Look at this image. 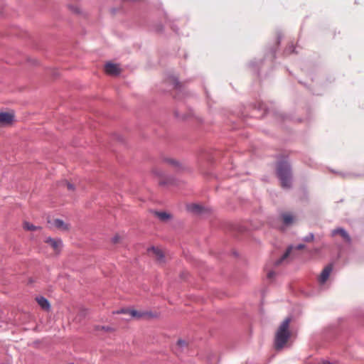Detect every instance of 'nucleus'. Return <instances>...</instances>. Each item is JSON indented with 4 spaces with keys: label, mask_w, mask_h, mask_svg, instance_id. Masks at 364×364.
<instances>
[{
    "label": "nucleus",
    "mask_w": 364,
    "mask_h": 364,
    "mask_svg": "<svg viewBox=\"0 0 364 364\" xmlns=\"http://www.w3.org/2000/svg\"><path fill=\"white\" fill-rule=\"evenodd\" d=\"M277 175L284 188H291L292 186L291 166L288 161H279L277 166Z\"/></svg>",
    "instance_id": "f257e3e1"
},
{
    "label": "nucleus",
    "mask_w": 364,
    "mask_h": 364,
    "mask_svg": "<svg viewBox=\"0 0 364 364\" xmlns=\"http://www.w3.org/2000/svg\"><path fill=\"white\" fill-rule=\"evenodd\" d=\"M291 318H286L279 326L275 336L274 347L276 350H279L282 349L291 336V333L289 330Z\"/></svg>",
    "instance_id": "f03ea898"
},
{
    "label": "nucleus",
    "mask_w": 364,
    "mask_h": 364,
    "mask_svg": "<svg viewBox=\"0 0 364 364\" xmlns=\"http://www.w3.org/2000/svg\"><path fill=\"white\" fill-rule=\"evenodd\" d=\"M152 172L155 176L160 178L159 181V185L160 186L173 184V178L170 176H166L161 170L159 168H154L153 169Z\"/></svg>",
    "instance_id": "7ed1b4c3"
},
{
    "label": "nucleus",
    "mask_w": 364,
    "mask_h": 364,
    "mask_svg": "<svg viewBox=\"0 0 364 364\" xmlns=\"http://www.w3.org/2000/svg\"><path fill=\"white\" fill-rule=\"evenodd\" d=\"M15 119L14 112H0V127H9L13 124Z\"/></svg>",
    "instance_id": "20e7f679"
},
{
    "label": "nucleus",
    "mask_w": 364,
    "mask_h": 364,
    "mask_svg": "<svg viewBox=\"0 0 364 364\" xmlns=\"http://www.w3.org/2000/svg\"><path fill=\"white\" fill-rule=\"evenodd\" d=\"M304 247L305 245L304 244H299L296 247L290 245L289 247H288V248L287 249L286 252L283 254V255L275 262V265L277 266L282 264V262L289 257L293 248H295L296 250H301L304 249Z\"/></svg>",
    "instance_id": "39448f33"
},
{
    "label": "nucleus",
    "mask_w": 364,
    "mask_h": 364,
    "mask_svg": "<svg viewBox=\"0 0 364 364\" xmlns=\"http://www.w3.org/2000/svg\"><path fill=\"white\" fill-rule=\"evenodd\" d=\"M332 270H333V264H328L323 269V271L321 272V273L318 277V282L321 284H323L326 282Z\"/></svg>",
    "instance_id": "423d86ee"
},
{
    "label": "nucleus",
    "mask_w": 364,
    "mask_h": 364,
    "mask_svg": "<svg viewBox=\"0 0 364 364\" xmlns=\"http://www.w3.org/2000/svg\"><path fill=\"white\" fill-rule=\"evenodd\" d=\"M45 242L49 244L55 252H60L63 246V242L59 238L53 239L48 237L45 240Z\"/></svg>",
    "instance_id": "0eeeda50"
},
{
    "label": "nucleus",
    "mask_w": 364,
    "mask_h": 364,
    "mask_svg": "<svg viewBox=\"0 0 364 364\" xmlns=\"http://www.w3.org/2000/svg\"><path fill=\"white\" fill-rule=\"evenodd\" d=\"M131 316L136 318H142L144 316H148L149 318H155L156 314L152 311H139L134 309L129 310Z\"/></svg>",
    "instance_id": "6e6552de"
},
{
    "label": "nucleus",
    "mask_w": 364,
    "mask_h": 364,
    "mask_svg": "<svg viewBox=\"0 0 364 364\" xmlns=\"http://www.w3.org/2000/svg\"><path fill=\"white\" fill-rule=\"evenodd\" d=\"M106 73L111 75H117L120 73L118 65L112 63H108L105 66Z\"/></svg>",
    "instance_id": "1a4fd4ad"
},
{
    "label": "nucleus",
    "mask_w": 364,
    "mask_h": 364,
    "mask_svg": "<svg viewBox=\"0 0 364 364\" xmlns=\"http://www.w3.org/2000/svg\"><path fill=\"white\" fill-rule=\"evenodd\" d=\"M331 234L333 236H334L337 234H340L341 235V237L348 243H350L351 241V238H350L349 234L347 232V231L345 229H343L342 228H338L333 230L331 232Z\"/></svg>",
    "instance_id": "9d476101"
},
{
    "label": "nucleus",
    "mask_w": 364,
    "mask_h": 364,
    "mask_svg": "<svg viewBox=\"0 0 364 364\" xmlns=\"http://www.w3.org/2000/svg\"><path fill=\"white\" fill-rule=\"evenodd\" d=\"M331 171L332 173H336V174H338V175H341L343 176H358L364 175V170L361 171L360 172H355V171H335L333 169H331Z\"/></svg>",
    "instance_id": "9b49d317"
},
{
    "label": "nucleus",
    "mask_w": 364,
    "mask_h": 364,
    "mask_svg": "<svg viewBox=\"0 0 364 364\" xmlns=\"http://www.w3.org/2000/svg\"><path fill=\"white\" fill-rule=\"evenodd\" d=\"M187 210L193 213L200 214L203 213L205 208L198 204L193 203L187 205Z\"/></svg>",
    "instance_id": "f8f14e48"
},
{
    "label": "nucleus",
    "mask_w": 364,
    "mask_h": 364,
    "mask_svg": "<svg viewBox=\"0 0 364 364\" xmlns=\"http://www.w3.org/2000/svg\"><path fill=\"white\" fill-rule=\"evenodd\" d=\"M148 251L149 252L151 251L155 255L156 259L159 262H163L164 261V257H165L164 255L160 249L153 246V247L149 248Z\"/></svg>",
    "instance_id": "ddd939ff"
},
{
    "label": "nucleus",
    "mask_w": 364,
    "mask_h": 364,
    "mask_svg": "<svg viewBox=\"0 0 364 364\" xmlns=\"http://www.w3.org/2000/svg\"><path fill=\"white\" fill-rule=\"evenodd\" d=\"M38 305L45 310H48L50 307L48 300L44 296H38L36 298Z\"/></svg>",
    "instance_id": "4468645a"
},
{
    "label": "nucleus",
    "mask_w": 364,
    "mask_h": 364,
    "mask_svg": "<svg viewBox=\"0 0 364 364\" xmlns=\"http://www.w3.org/2000/svg\"><path fill=\"white\" fill-rule=\"evenodd\" d=\"M53 225L58 229L62 230H68V225L66 224L63 220L57 218L53 220Z\"/></svg>",
    "instance_id": "2eb2a0df"
},
{
    "label": "nucleus",
    "mask_w": 364,
    "mask_h": 364,
    "mask_svg": "<svg viewBox=\"0 0 364 364\" xmlns=\"http://www.w3.org/2000/svg\"><path fill=\"white\" fill-rule=\"evenodd\" d=\"M282 217L283 219V223L285 225H289L293 223L294 217L289 213H282Z\"/></svg>",
    "instance_id": "dca6fc26"
},
{
    "label": "nucleus",
    "mask_w": 364,
    "mask_h": 364,
    "mask_svg": "<svg viewBox=\"0 0 364 364\" xmlns=\"http://www.w3.org/2000/svg\"><path fill=\"white\" fill-rule=\"evenodd\" d=\"M155 215L159 218L161 221H166L168 219L171 218V215L166 212H159L156 211Z\"/></svg>",
    "instance_id": "f3484780"
},
{
    "label": "nucleus",
    "mask_w": 364,
    "mask_h": 364,
    "mask_svg": "<svg viewBox=\"0 0 364 364\" xmlns=\"http://www.w3.org/2000/svg\"><path fill=\"white\" fill-rule=\"evenodd\" d=\"M171 166L174 167L177 171H182L184 169L181 164V161H166Z\"/></svg>",
    "instance_id": "a211bd4d"
},
{
    "label": "nucleus",
    "mask_w": 364,
    "mask_h": 364,
    "mask_svg": "<svg viewBox=\"0 0 364 364\" xmlns=\"http://www.w3.org/2000/svg\"><path fill=\"white\" fill-rule=\"evenodd\" d=\"M24 229L27 230L34 231L36 230L40 229V227L35 226L33 224L29 223L28 222H24L23 223Z\"/></svg>",
    "instance_id": "6ab92c4d"
},
{
    "label": "nucleus",
    "mask_w": 364,
    "mask_h": 364,
    "mask_svg": "<svg viewBox=\"0 0 364 364\" xmlns=\"http://www.w3.org/2000/svg\"><path fill=\"white\" fill-rule=\"evenodd\" d=\"M61 186H66L67 189L70 191H73L75 190L74 185L67 181L62 182Z\"/></svg>",
    "instance_id": "aec40b11"
},
{
    "label": "nucleus",
    "mask_w": 364,
    "mask_h": 364,
    "mask_svg": "<svg viewBox=\"0 0 364 364\" xmlns=\"http://www.w3.org/2000/svg\"><path fill=\"white\" fill-rule=\"evenodd\" d=\"M314 235L312 232H310L309 235H307L306 236H305L304 238H303V240L304 242H311L314 240Z\"/></svg>",
    "instance_id": "412c9836"
},
{
    "label": "nucleus",
    "mask_w": 364,
    "mask_h": 364,
    "mask_svg": "<svg viewBox=\"0 0 364 364\" xmlns=\"http://www.w3.org/2000/svg\"><path fill=\"white\" fill-rule=\"evenodd\" d=\"M186 345H187V343L184 340L179 339L177 341V346H178V347L181 348H183L185 346H186Z\"/></svg>",
    "instance_id": "4be33fe9"
},
{
    "label": "nucleus",
    "mask_w": 364,
    "mask_h": 364,
    "mask_svg": "<svg viewBox=\"0 0 364 364\" xmlns=\"http://www.w3.org/2000/svg\"><path fill=\"white\" fill-rule=\"evenodd\" d=\"M119 236L118 235H115L112 238V242L115 244V243H117L119 240Z\"/></svg>",
    "instance_id": "5701e85b"
},
{
    "label": "nucleus",
    "mask_w": 364,
    "mask_h": 364,
    "mask_svg": "<svg viewBox=\"0 0 364 364\" xmlns=\"http://www.w3.org/2000/svg\"><path fill=\"white\" fill-rule=\"evenodd\" d=\"M275 273L274 271H269L268 273H267V278L268 279H272L273 278V277L274 276Z\"/></svg>",
    "instance_id": "b1692460"
},
{
    "label": "nucleus",
    "mask_w": 364,
    "mask_h": 364,
    "mask_svg": "<svg viewBox=\"0 0 364 364\" xmlns=\"http://www.w3.org/2000/svg\"><path fill=\"white\" fill-rule=\"evenodd\" d=\"M301 191L304 195H305V196H306V195H307V194H306V188H301V191Z\"/></svg>",
    "instance_id": "393cba45"
},
{
    "label": "nucleus",
    "mask_w": 364,
    "mask_h": 364,
    "mask_svg": "<svg viewBox=\"0 0 364 364\" xmlns=\"http://www.w3.org/2000/svg\"><path fill=\"white\" fill-rule=\"evenodd\" d=\"M73 11H74V12H76V13L79 12V9L77 8L75 9Z\"/></svg>",
    "instance_id": "a878e982"
},
{
    "label": "nucleus",
    "mask_w": 364,
    "mask_h": 364,
    "mask_svg": "<svg viewBox=\"0 0 364 364\" xmlns=\"http://www.w3.org/2000/svg\"><path fill=\"white\" fill-rule=\"evenodd\" d=\"M69 364H74V363H69Z\"/></svg>",
    "instance_id": "bb28decb"
}]
</instances>
